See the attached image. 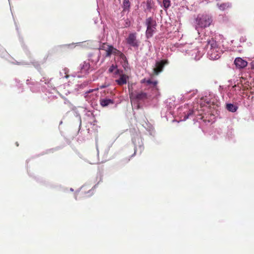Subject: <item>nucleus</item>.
Here are the masks:
<instances>
[{"label": "nucleus", "mask_w": 254, "mask_h": 254, "mask_svg": "<svg viewBox=\"0 0 254 254\" xmlns=\"http://www.w3.org/2000/svg\"><path fill=\"white\" fill-rule=\"evenodd\" d=\"M122 8L124 11H129L130 8V2L129 0H123Z\"/></svg>", "instance_id": "dca6fc26"}, {"label": "nucleus", "mask_w": 254, "mask_h": 254, "mask_svg": "<svg viewBox=\"0 0 254 254\" xmlns=\"http://www.w3.org/2000/svg\"><path fill=\"white\" fill-rule=\"evenodd\" d=\"M142 83H146V85L152 88V90L155 92L158 90L157 86V81L152 79H143L141 81Z\"/></svg>", "instance_id": "9b49d317"}, {"label": "nucleus", "mask_w": 254, "mask_h": 254, "mask_svg": "<svg viewBox=\"0 0 254 254\" xmlns=\"http://www.w3.org/2000/svg\"><path fill=\"white\" fill-rule=\"evenodd\" d=\"M16 145L18 146V144L17 142L16 143Z\"/></svg>", "instance_id": "c756f323"}, {"label": "nucleus", "mask_w": 254, "mask_h": 254, "mask_svg": "<svg viewBox=\"0 0 254 254\" xmlns=\"http://www.w3.org/2000/svg\"><path fill=\"white\" fill-rule=\"evenodd\" d=\"M177 48L179 51L196 61L199 60L204 54V51L201 48V43L198 42L178 44Z\"/></svg>", "instance_id": "f257e3e1"}, {"label": "nucleus", "mask_w": 254, "mask_h": 254, "mask_svg": "<svg viewBox=\"0 0 254 254\" xmlns=\"http://www.w3.org/2000/svg\"><path fill=\"white\" fill-rule=\"evenodd\" d=\"M101 105L103 107H107L110 105H113L114 103V101L113 99L108 98H103L100 100Z\"/></svg>", "instance_id": "2eb2a0df"}, {"label": "nucleus", "mask_w": 254, "mask_h": 254, "mask_svg": "<svg viewBox=\"0 0 254 254\" xmlns=\"http://www.w3.org/2000/svg\"><path fill=\"white\" fill-rule=\"evenodd\" d=\"M197 92V90H193V91H190V93L191 94H190V96H188V97L186 96L185 97V98H188L189 99H190V98H191V97H193V96H194V95L196 94Z\"/></svg>", "instance_id": "4be33fe9"}, {"label": "nucleus", "mask_w": 254, "mask_h": 254, "mask_svg": "<svg viewBox=\"0 0 254 254\" xmlns=\"http://www.w3.org/2000/svg\"><path fill=\"white\" fill-rule=\"evenodd\" d=\"M116 68V66L114 64H112L110 68H109V72H113L115 69Z\"/></svg>", "instance_id": "5701e85b"}, {"label": "nucleus", "mask_w": 254, "mask_h": 254, "mask_svg": "<svg viewBox=\"0 0 254 254\" xmlns=\"http://www.w3.org/2000/svg\"><path fill=\"white\" fill-rule=\"evenodd\" d=\"M167 64V60H162L159 62H157L155 64V67L153 69L154 72L156 74H158L159 72L162 71L164 65Z\"/></svg>", "instance_id": "f8f14e48"}, {"label": "nucleus", "mask_w": 254, "mask_h": 254, "mask_svg": "<svg viewBox=\"0 0 254 254\" xmlns=\"http://www.w3.org/2000/svg\"><path fill=\"white\" fill-rule=\"evenodd\" d=\"M109 85H110L109 83H105L103 84L100 86V88L103 89V88H106V87H108L109 86Z\"/></svg>", "instance_id": "b1692460"}, {"label": "nucleus", "mask_w": 254, "mask_h": 254, "mask_svg": "<svg viewBox=\"0 0 254 254\" xmlns=\"http://www.w3.org/2000/svg\"><path fill=\"white\" fill-rule=\"evenodd\" d=\"M220 37V35H214L207 39L206 48L209 59L217 60L223 53L221 43L218 40Z\"/></svg>", "instance_id": "f03ea898"}, {"label": "nucleus", "mask_w": 254, "mask_h": 254, "mask_svg": "<svg viewBox=\"0 0 254 254\" xmlns=\"http://www.w3.org/2000/svg\"><path fill=\"white\" fill-rule=\"evenodd\" d=\"M234 63L236 67L239 68H243L248 64L247 61L239 57L235 59Z\"/></svg>", "instance_id": "4468645a"}, {"label": "nucleus", "mask_w": 254, "mask_h": 254, "mask_svg": "<svg viewBox=\"0 0 254 254\" xmlns=\"http://www.w3.org/2000/svg\"><path fill=\"white\" fill-rule=\"evenodd\" d=\"M43 79H44V80L41 79V82H45V83H46H46H47V81H46V79H44V78H43Z\"/></svg>", "instance_id": "bb28decb"}, {"label": "nucleus", "mask_w": 254, "mask_h": 254, "mask_svg": "<svg viewBox=\"0 0 254 254\" xmlns=\"http://www.w3.org/2000/svg\"><path fill=\"white\" fill-rule=\"evenodd\" d=\"M100 50H103L106 51V57H110L111 55H114L120 58L121 62H126L127 58L125 55L119 50L114 48L112 46H109L105 44L100 46Z\"/></svg>", "instance_id": "423d86ee"}, {"label": "nucleus", "mask_w": 254, "mask_h": 254, "mask_svg": "<svg viewBox=\"0 0 254 254\" xmlns=\"http://www.w3.org/2000/svg\"><path fill=\"white\" fill-rule=\"evenodd\" d=\"M154 5V2L153 0H146V9L149 11L153 7Z\"/></svg>", "instance_id": "6ab92c4d"}, {"label": "nucleus", "mask_w": 254, "mask_h": 254, "mask_svg": "<svg viewBox=\"0 0 254 254\" xmlns=\"http://www.w3.org/2000/svg\"><path fill=\"white\" fill-rule=\"evenodd\" d=\"M206 103H207V105H209L210 104V102H209V101H206Z\"/></svg>", "instance_id": "cd10ccee"}, {"label": "nucleus", "mask_w": 254, "mask_h": 254, "mask_svg": "<svg viewBox=\"0 0 254 254\" xmlns=\"http://www.w3.org/2000/svg\"><path fill=\"white\" fill-rule=\"evenodd\" d=\"M171 5L170 0H163V7L164 9L166 10Z\"/></svg>", "instance_id": "aec40b11"}, {"label": "nucleus", "mask_w": 254, "mask_h": 254, "mask_svg": "<svg viewBox=\"0 0 254 254\" xmlns=\"http://www.w3.org/2000/svg\"><path fill=\"white\" fill-rule=\"evenodd\" d=\"M116 75L119 74V78L117 79L115 81L119 85H123L126 84L127 82L128 76L123 73L122 71L117 69L115 72Z\"/></svg>", "instance_id": "9d476101"}, {"label": "nucleus", "mask_w": 254, "mask_h": 254, "mask_svg": "<svg viewBox=\"0 0 254 254\" xmlns=\"http://www.w3.org/2000/svg\"><path fill=\"white\" fill-rule=\"evenodd\" d=\"M212 17L208 14H199L195 20V29L199 31V28H204L210 25ZM199 33V32H198Z\"/></svg>", "instance_id": "39448f33"}, {"label": "nucleus", "mask_w": 254, "mask_h": 254, "mask_svg": "<svg viewBox=\"0 0 254 254\" xmlns=\"http://www.w3.org/2000/svg\"><path fill=\"white\" fill-rule=\"evenodd\" d=\"M241 89V86H240L238 83L236 85L235 84L231 87L230 86H228V90H229L227 93L228 96L230 98H232L233 95L237 93V91H240Z\"/></svg>", "instance_id": "ddd939ff"}, {"label": "nucleus", "mask_w": 254, "mask_h": 254, "mask_svg": "<svg viewBox=\"0 0 254 254\" xmlns=\"http://www.w3.org/2000/svg\"><path fill=\"white\" fill-rule=\"evenodd\" d=\"M193 113V111L192 110H189L188 111H184L183 112V115L181 117V118L183 117V119H181L182 121H186L188 119L190 116H191Z\"/></svg>", "instance_id": "f3484780"}, {"label": "nucleus", "mask_w": 254, "mask_h": 254, "mask_svg": "<svg viewBox=\"0 0 254 254\" xmlns=\"http://www.w3.org/2000/svg\"><path fill=\"white\" fill-rule=\"evenodd\" d=\"M150 96L147 93L142 91H134L129 93L131 102L133 106L136 105L137 109L139 108L140 103L145 101Z\"/></svg>", "instance_id": "20e7f679"}, {"label": "nucleus", "mask_w": 254, "mask_h": 254, "mask_svg": "<svg viewBox=\"0 0 254 254\" xmlns=\"http://www.w3.org/2000/svg\"><path fill=\"white\" fill-rule=\"evenodd\" d=\"M100 57V52L99 51L97 54H90L88 61L83 62L79 65L81 73L86 74L92 71L94 68L93 65L98 62Z\"/></svg>", "instance_id": "7ed1b4c3"}, {"label": "nucleus", "mask_w": 254, "mask_h": 254, "mask_svg": "<svg viewBox=\"0 0 254 254\" xmlns=\"http://www.w3.org/2000/svg\"><path fill=\"white\" fill-rule=\"evenodd\" d=\"M127 25H128V22H126V26H127Z\"/></svg>", "instance_id": "c85d7f7f"}, {"label": "nucleus", "mask_w": 254, "mask_h": 254, "mask_svg": "<svg viewBox=\"0 0 254 254\" xmlns=\"http://www.w3.org/2000/svg\"><path fill=\"white\" fill-rule=\"evenodd\" d=\"M127 44L129 46L137 48L140 42L137 39V34L135 32L130 33L126 39Z\"/></svg>", "instance_id": "6e6552de"}, {"label": "nucleus", "mask_w": 254, "mask_h": 254, "mask_svg": "<svg viewBox=\"0 0 254 254\" xmlns=\"http://www.w3.org/2000/svg\"><path fill=\"white\" fill-rule=\"evenodd\" d=\"M226 109L230 112H235L238 109V106L233 104L229 103L226 104Z\"/></svg>", "instance_id": "a211bd4d"}, {"label": "nucleus", "mask_w": 254, "mask_h": 254, "mask_svg": "<svg viewBox=\"0 0 254 254\" xmlns=\"http://www.w3.org/2000/svg\"><path fill=\"white\" fill-rule=\"evenodd\" d=\"M145 25L146 26V30L145 36L146 38L149 39L152 37L156 32L157 23L155 20L151 17L146 19Z\"/></svg>", "instance_id": "0eeeda50"}, {"label": "nucleus", "mask_w": 254, "mask_h": 254, "mask_svg": "<svg viewBox=\"0 0 254 254\" xmlns=\"http://www.w3.org/2000/svg\"><path fill=\"white\" fill-rule=\"evenodd\" d=\"M96 89H92V90H90L86 92L85 93L86 97H87L88 95V94L90 93V92H92L93 91H96Z\"/></svg>", "instance_id": "393cba45"}, {"label": "nucleus", "mask_w": 254, "mask_h": 254, "mask_svg": "<svg viewBox=\"0 0 254 254\" xmlns=\"http://www.w3.org/2000/svg\"><path fill=\"white\" fill-rule=\"evenodd\" d=\"M230 7H231V4L229 3H225L221 4L219 6V8L221 10H224Z\"/></svg>", "instance_id": "412c9836"}, {"label": "nucleus", "mask_w": 254, "mask_h": 254, "mask_svg": "<svg viewBox=\"0 0 254 254\" xmlns=\"http://www.w3.org/2000/svg\"><path fill=\"white\" fill-rule=\"evenodd\" d=\"M132 142L134 145V153L138 151L141 153L143 150L142 140L140 136L136 135L132 139Z\"/></svg>", "instance_id": "1a4fd4ad"}, {"label": "nucleus", "mask_w": 254, "mask_h": 254, "mask_svg": "<svg viewBox=\"0 0 254 254\" xmlns=\"http://www.w3.org/2000/svg\"><path fill=\"white\" fill-rule=\"evenodd\" d=\"M70 190H71V191H73V189L71 188V189H70Z\"/></svg>", "instance_id": "7c9ffc66"}, {"label": "nucleus", "mask_w": 254, "mask_h": 254, "mask_svg": "<svg viewBox=\"0 0 254 254\" xmlns=\"http://www.w3.org/2000/svg\"><path fill=\"white\" fill-rule=\"evenodd\" d=\"M246 38H245V37H241V38H240V41H241V42H245V41H246Z\"/></svg>", "instance_id": "a878e982"}]
</instances>
